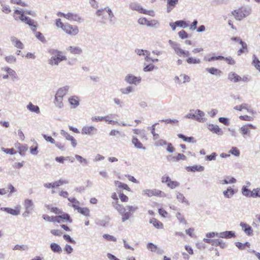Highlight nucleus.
Here are the masks:
<instances>
[{
    "label": "nucleus",
    "mask_w": 260,
    "mask_h": 260,
    "mask_svg": "<svg viewBox=\"0 0 260 260\" xmlns=\"http://www.w3.org/2000/svg\"><path fill=\"white\" fill-rule=\"evenodd\" d=\"M242 230L245 232V233L248 236H252L253 235V229L251 226L249 224L241 222L240 224Z\"/></svg>",
    "instance_id": "12"
},
{
    "label": "nucleus",
    "mask_w": 260,
    "mask_h": 260,
    "mask_svg": "<svg viewBox=\"0 0 260 260\" xmlns=\"http://www.w3.org/2000/svg\"><path fill=\"white\" fill-rule=\"evenodd\" d=\"M136 53L139 56H145L146 55H150V53L146 50L137 49L135 50Z\"/></svg>",
    "instance_id": "44"
},
{
    "label": "nucleus",
    "mask_w": 260,
    "mask_h": 260,
    "mask_svg": "<svg viewBox=\"0 0 260 260\" xmlns=\"http://www.w3.org/2000/svg\"><path fill=\"white\" fill-rule=\"evenodd\" d=\"M141 78L136 77L132 74H128L127 75L124 79L125 82L129 84H134L136 85L138 83H139L141 81Z\"/></svg>",
    "instance_id": "9"
},
{
    "label": "nucleus",
    "mask_w": 260,
    "mask_h": 260,
    "mask_svg": "<svg viewBox=\"0 0 260 260\" xmlns=\"http://www.w3.org/2000/svg\"><path fill=\"white\" fill-rule=\"evenodd\" d=\"M175 24L180 27H182L183 28H186L188 26V24L185 21L183 20H178L175 22Z\"/></svg>",
    "instance_id": "49"
},
{
    "label": "nucleus",
    "mask_w": 260,
    "mask_h": 260,
    "mask_svg": "<svg viewBox=\"0 0 260 260\" xmlns=\"http://www.w3.org/2000/svg\"><path fill=\"white\" fill-rule=\"evenodd\" d=\"M224 58V56L219 55L217 56H212L211 57H209L207 56H205L204 57V60L206 61H212L214 60H223Z\"/></svg>",
    "instance_id": "35"
},
{
    "label": "nucleus",
    "mask_w": 260,
    "mask_h": 260,
    "mask_svg": "<svg viewBox=\"0 0 260 260\" xmlns=\"http://www.w3.org/2000/svg\"><path fill=\"white\" fill-rule=\"evenodd\" d=\"M133 144L135 145V147L138 149H143L145 150V147H143V145L139 140L136 138H134L132 140Z\"/></svg>",
    "instance_id": "39"
},
{
    "label": "nucleus",
    "mask_w": 260,
    "mask_h": 260,
    "mask_svg": "<svg viewBox=\"0 0 260 260\" xmlns=\"http://www.w3.org/2000/svg\"><path fill=\"white\" fill-rule=\"evenodd\" d=\"M209 129L218 135H222L223 134V131L222 129L216 125L210 124L209 126Z\"/></svg>",
    "instance_id": "24"
},
{
    "label": "nucleus",
    "mask_w": 260,
    "mask_h": 260,
    "mask_svg": "<svg viewBox=\"0 0 260 260\" xmlns=\"http://www.w3.org/2000/svg\"><path fill=\"white\" fill-rule=\"evenodd\" d=\"M0 209L14 216L18 215L20 214V207H17L15 209L7 207H2Z\"/></svg>",
    "instance_id": "14"
},
{
    "label": "nucleus",
    "mask_w": 260,
    "mask_h": 260,
    "mask_svg": "<svg viewBox=\"0 0 260 260\" xmlns=\"http://www.w3.org/2000/svg\"><path fill=\"white\" fill-rule=\"evenodd\" d=\"M150 223H152L154 227L157 229H162L163 228V224L156 219L155 218H152L150 220Z\"/></svg>",
    "instance_id": "36"
},
{
    "label": "nucleus",
    "mask_w": 260,
    "mask_h": 260,
    "mask_svg": "<svg viewBox=\"0 0 260 260\" xmlns=\"http://www.w3.org/2000/svg\"><path fill=\"white\" fill-rule=\"evenodd\" d=\"M186 169L187 171H191L193 172H194L196 171L202 172L204 170V167L200 165H194L193 166L187 167Z\"/></svg>",
    "instance_id": "25"
},
{
    "label": "nucleus",
    "mask_w": 260,
    "mask_h": 260,
    "mask_svg": "<svg viewBox=\"0 0 260 260\" xmlns=\"http://www.w3.org/2000/svg\"><path fill=\"white\" fill-rule=\"evenodd\" d=\"M252 64L257 69L259 70L260 71V61L256 57V55L255 54H253L252 56Z\"/></svg>",
    "instance_id": "45"
},
{
    "label": "nucleus",
    "mask_w": 260,
    "mask_h": 260,
    "mask_svg": "<svg viewBox=\"0 0 260 260\" xmlns=\"http://www.w3.org/2000/svg\"><path fill=\"white\" fill-rule=\"evenodd\" d=\"M60 134L62 136H64L67 140L71 141L72 145L73 147H76L77 146V142L76 139L72 136L69 135L67 132L64 130H61Z\"/></svg>",
    "instance_id": "13"
},
{
    "label": "nucleus",
    "mask_w": 260,
    "mask_h": 260,
    "mask_svg": "<svg viewBox=\"0 0 260 260\" xmlns=\"http://www.w3.org/2000/svg\"><path fill=\"white\" fill-rule=\"evenodd\" d=\"M179 0H167V8L168 13L170 12L178 3Z\"/></svg>",
    "instance_id": "20"
},
{
    "label": "nucleus",
    "mask_w": 260,
    "mask_h": 260,
    "mask_svg": "<svg viewBox=\"0 0 260 260\" xmlns=\"http://www.w3.org/2000/svg\"><path fill=\"white\" fill-rule=\"evenodd\" d=\"M78 212L86 217H88L90 216V210L88 208L86 207L78 208Z\"/></svg>",
    "instance_id": "37"
},
{
    "label": "nucleus",
    "mask_w": 260,
    "mask_h": 260,
    "mask_svg": "<svg viewBox=\"0 0 260 260\" xmlns=\"http://www.w3.org/2000/svg\"><path fill=\"white\" fill-rule=\"evenodd\" d=\"M26 108L31 112H34L36 114L40 113V110L39 106L34 105L31 102L29 103L26 106Z\"/></svg>",
    "instance_id": "22"
},
{
    "label": "nucleus",
    "mask_w": 260,
    "mask_h": 260,
    "mask_svg": "<svg viewBox=\"0 0 260 260\" xmlns=\"http://www.w3.org/2000/svg\"><path fill=\"white\" fill-rule=\"evenodd\" d=\"M155 68V66H154L153 64H149L148 65L146 66L144 69L143 71L144 72H150L152 71Z\"/></svg>",
    "instance_id": "64"
},
{
    "label": "nucleus",
    "mask_w": 260,
    "mask_h": 260,
    "mask_svg": "<svg viewBox=\"0 0 260 260\" xmlns=\"http://www.w3.org/2000/svg\"><path fill=\"white\" fill-rule=\"evenodd\" d=\"M251 197L257 198L260 197V188L253 189L251 192Z\"/></svg>",
    "instance_id": "50"
},
{
    "label": "nucleus",
    "mask_w": 260,
    "mask_h": 260,
    "mask_svg": "<svg viewBox=\"0 0 260 260\" xmlns=\"http://www.w3.org/2000/svg\"><path fill=\"white\" fill-rule=\"evenodd\" d=\"M24 11L23 10H15L14 12V18L16 20H20L22 22H24L25 21L27 20V17L24 15Z\"/></svg>",
    "instance_id": "8"
},
{
    "label": "nucleus",
    "mask_w": 260,
    "mask_h": 260,
    "mask_svg": "<svg viewBox=\"0 0 260 260\" xmlns=\"http://www.w3.org/2000/svg\"><path fill=\"white\" fill-rule=\"evenodd\" d=\"M177 199L179 201L188 204V201L185 199L182 193L179 192H176Z\"/></svg>",
    "instance_id": "51"
},
{
    "label": "nucleus",
    "mask_w": 260,
    "mask_h": 260,
    "mask_svg": "<svg viewBox=\"0 0 260 260\" xmlns=\"http://www.w3.org/2000/svg\"><path fill=\"white\" fill-rule=\"evenodd\" d=\"M10 40L13 45L16 48L21 49L24 48L23 43L15 37H11Z\"/></svg>",
    "instance_id": "16"
},
{
    "label": "nucleus",
    "mask_w": 260,
    "mask_h": 260,
    "mask_svg": "<svg viewBox=\"0 0 260 260\" xmlns=\"http://www.w3.org/2000/svg\"><path fill=\"white\" fill-rule=\"evenodd\" d=\"M69 102L73 108H76L79 105V99L78 96L75 95L70 98Z\"/></svg>",
    "instance_id": "21"
},
{
    "label": "nucleus",
    "mask_w": 260,
    "mask_h": 260,
    "mask_svg": "<svg viewBox=\"0 0 260 260\" xmlns=\"http://www.w3.org/2000/svg\"><path fill=\"white\" fill-rule=\"evenodd\" d=\"M236 192V191L231 187H229L226 190L223 191V194L225 198H231Z\"/></svg>",
    "instance_id": "18"
},
{
    "label": "nucleus",
    "mask_w": 260,
    "mask_h": 260,
    "mask_svg": "<svg viewBox=\"0 0 260 260\" xmlns=\"http://www.w3.org/2000/svg\"><path fill=\"white\" fill-rule=\"evenodd\" d=\"M109 221V217L106 216L102 219L97 220L96 221V223L99 226H106L108 225Z\"/></svg>",
    "instance_id": "31"
},
{
    "label": "nucleus",
    "mask_w": 260,
    "mask_h": 260,
    "mask_svg": "<svg viewBox=\"0 0 260 260\" xmlns=\"http://www.w3.org/2000/svg\"><path fill=\"white\" fill-rule=\"evenodd\" d=\"M54 104L56 108L62 109L63 107V99L55 96Z\"/></svg>",
    "instance_id": "28"
},
{
    "label": "nucleus",
    "mask_w": 260,
    "mask_h": 260,
    "mask_svg": "<svg viewBox=\"0 0 260 260\" xmlns=\"http://www.w3.org/2000/svg\"><path fill=\"white\" fill-rule=\"evenodd\" d=\"M242 194L246 197H251V192L249 189L247 188V186H243L242 188Z\"/></svg>",
    "instance_id": "46"
},
{
    "label": "nucleus",
    "mask_w": 260,
    "mask_h": 260,
    "mask_svg": "<svg viewBox=\"0 0 260 260\" xmlns=\"http://www.w3.org/2000/svg\"><path fill=\"white\" fill-rule=\"evenodd\" d=\"M186 61L189 64H198L201 62L200 59L193 57H188L186 59Z\"/></svg>",
    "instance_id": "48"
},
{
    "label": "nucleus",
    "mask_w": 260,
    "mask_h": 260,
    "mask_svg": "<svg viewBox=\"0 0 260 260\" xmlns=\"http://www.w3.org/2000/svg\"><path fill=\"white\" fill-rule=\"evenodd\" d=\"M67 50L71 53L80 55L82 53V49L78 46H70L67 48Z\"/></svg>",
    "instance_id": "17"
},
{
    "label": "nucleus",
    "mask_w": 260,
    "mask_h": 260,
    "mask_svg": "<svg viewBox=\"0 0 260 260\" xmlns=\"http://www.w3.org/2000/svg\"><path fill=\"white\" fill-rule=\"evenodd\" d=\"M69 181L68 180L66 179H59L58 181H55L52 183V185H54V187H57L60 185H63V184H68Z\"/></svg>",
    "instance_id": "40"
},
{
    "label": "nucleus",
    "mask_w": 260,
    "mask_h": 260,
    "mask_svg": "<svg viewBox=\"0 0 260 260\" xmlns=\"http://www.w3.org/2000/svg\"><path fill=\"white\" fill-rule=\"evenodd\" d=\"M105 10H106L107 12V13H108L109 20V22H110V24H114L115 23L114 20L113 19V18L114 17V15L113 12H112L111 9L110 8H109V7H107V8H105Z\"/></svg>",
    "instance_id": "34"
},
{
    "label": "nucleus",
    "mask_w": 260,
    "mask_h": 260,
    "mask_svg": "<svg viewBox=\"0 0 260 260\" xmlns=\"http://www.w3.org/2000/svg\"><path fill=\"white\" fill-rule=\"evenodd\" d=\"M60 216V219L61 221H63V220H65L69 222H72V220L71 219L70 216L67 214V213H63V214L59 215Z\"/></svg>",
    "instance_id": "57"
},
{
    "label": "nucleus",
    "mask_w": 260,
    "mask_h": 260,
    "mask_svg": "<svg viewBox=\"0 0 260 260\" xmlns=\"http://www.w3.org/2000/svg\"><path fill=\"white\" fill-rule=\"evenodd\" d=\"M120 91L123 94H128L134 92V90L133 86H128L126 88L120 89Z\"/></svg>",
    "instance_id": "42"
},
{
    "label": "nucleus",
    "mask_w": 260,
    "mask_h": 260,
    "mask_svg": "<svg viewBox=\"0 0 260 260\" xmlns=\"http://www.w3.org/2000/svg\"><path fill=\"white\" fill-rule=\"evenodd\" d=\"M229 153L236 156H239L240 155V151L236 147H233L231 148V149L229 151Z\"/></svg>",
    "instance_id": "55"
},
{
    "label": "nucleus",
    "mask_w": 260,
    "mask_h": 260,
    "mask_svg": "<svg viewBox=\"0 0 260 260\" xmlns=\"http://www.w3.org/2000/svg\"><path fill=\"white\" fill-rule=\"evenodd\" d=\"M50 248L54 252L60 253L62 251L61 247L55 243H52L50 244Z\"/></svg>",
    "instance_id": "32"
},
{
    "label": "nucleus",
    "mask_w": 260,
    "mask_h": 260,
    "mask_svg": "<svg viewBox=\"0 0 260 260\" xmlns=\"http://www.w3.org/2000/svg\"><path fill=\"white\" fill-rule=\"evenodd\" d=\"M24 22L30 27L32 31H35L37 30V25L35 24V21L33 19L28 17L27 20L25 21Z\"/></svg>",
    "instance_id": "30"
},
{
    "label": "nucleus",
    "mask_w": 260,
    "mask_h": 260,
    "mask_svg": "<svg viewBox=\"0 0 260 260\" xmlns=\"http://www.w3.org/2000/svg\"><path fill=\"white\" fill-rule=\"evenodd\" d=\"M114 207L122 216V222H125L126 220H128L132 215V213L127 210L126 207H123L119 204H116L114 205Z\"/></svg>",
    "instance_id": "3"
},
{
    "label": "nucleus",
    "mask_w": 260,
    "mask_h": 260,
    "mask_svg": "<svg viewBox=\"0 0 260 260\" xmlns=\"http://www.w3.org/2000/svg\"><path fill=\"white\" fill-rule=\"evenodd\" d=\"M75 157L83 166L88 165V161L86 159L83 158L82 156H81L79 155H78V154H76L75 155Z\"/></svg>",
    "instance_id": "38"
},
{
    "label": "nucleus",
    "mask_w": 260,
    "mask_h": 260,
    "mask_svg": "<svg viewBox=\"0 0 260 260\" xmlns=\"http://www.w3.org/2000/svg\"><path fill=\"white\" fill-rule=\"evenodd\" d=\"M66 16H67L66 19L70 21H74L78 23H81L84 21V19L76 13H68Z\"/></svg>",
    "instance_id": "10"
},
{
    "label": "nucleus",
    "mask_w": 260,
    "mask_h": 260,
    "mask_svg": "<svg viewBox=\"0 0 260 260\" xmlns=\"http://www.w3.org/2000/svg\"><path fill=\"white\" fill-rule=\"evenodd\" d=\"M247 107L248 105L247 104L244 103L241 104V105L236 106L234 107V109L240 111H242L243 109H246L247 110L248 112L253 113V110L248 109Z\"/></svg>",
    "instance_id": "33"
},
{
    "label": "nucleus",
    "mask_w": 260,
    "mask_h": 260,
    "mask_svg": "<svg viewBox=\"0 0 260 260\" xmlns=\"http://www.w3.org/2000/svg\"><path fill=\"white\" fill-rule=\"evenodd\" d=\"M97 128L93 126L86 125L83 127L81 130L82 135L93 136L97 133Z\"/></svg>",
    "instance_id": "7"
},
{
    "label": "nucleus",
    "mask_w": 260,
    "mask_h": 260,
    "mask_svg": "<svg viewBox=\"0 0 260 260\" xmlns=\"http://www.w3.org/2000/svg\"><path fill=\"white\" fill-rule=\"evenodd\" d=\"M63 30L70 36H76L79 32V29L77 26L71 25L69 23H66Z\"/></svg>",
    "instance_id": "6"
},
{
    "label": "nucleus",
    "mask_w": 260,
    "mask_h": 260,
    "mask_svg": "<svg viewBox=\"0 0 260 260\" xmlns=\"http://www.w3.org/2000/svg\"><path fill=\"white\" fill-rule=\"evenodd\" d=\"M235 233L233 231H225L219 233V237L221 238L229 239L235 237Z\"/></svg>",
    "instance_id": "15"
},
{
    "label": "nucleus",
    "mask_w": 260,
    "mask_h": 260,
    "mask_svg": "<svg viewBox=\"0 0 260 260\" xmlns=\"http://www.w3.org/2000/svg\"><path fill=\"white\" fill-rule=\"evenodd\" d=\"M48 52L52 55V56L55 57H58L62 55L61 51L54 49H50L48 51Z\"/></svg>",
    "instance_id": "41"
},
{
    "label": "nucleus",
    "mask_w": 260,
    "mask_h": 260,
    "mask_svg": "<svg viewBox=\"0 0 260 260\" xmlns=\"http://www.w3.org/2000/svg\"><path fill=\"white\" fill-rule=\"evenodd\" d=\"M5 60L9 63H13L16 61V58L13 55H10L5 57Z\"/></svg>",
    "instance_id": "59"
},
{
    "label": "nucleus",
    "mask_w": 260,
    "mask_h": 260,
    "mask_svg": "<svg viewBox=\"0 0 260 260\" xmlns=\"http://www.w3.org/2000/svg\"><path fill=\"white\" fill-rule=\"evenodd\" d=\"M103 238L109 241H116L117 239L115 237L109 234H104L103 236Z\"/></svg>",
    "instance_id": "61"
},
{
    "label": "nucleus",
    "mask_w": 260,
    "mask_h": 260,
    "mask_svg": "<svg viewBox=\"0 0 260 260\" xmlns=\"http://www.w3.org/2000/svg\"><path fill=\"white\" fill-rule=\"evenodd\" d=\"M1 4V6L2 7V11L5 13V14H9L11 12V10L9 6L5 5L4 4L0 3Z\"/></svg>",
    "instance_id": "56"
},
{
    "label": "nucleus",
    "mask_w": 260,
    "mask_h": 260,
    "mask_svg": "<svg viewBox=\"0 0 260 260\" xmlns=\"http://www.w3.org/2000/svg\"><path fill=\"white\" fill-rule=\"evenodd\" d=\"M24 206L25 209L24 212L22 214L24 217H27L34 210L35 205L31 200L26 199L24 201Z\"/></svg>",
    "instance_id": "5"
},
{
    "label": "nucleus",
    "mask_w": 260,
    "mask_h": 260,
    "mask_svg": "<svg viewBox=\"0 0 260 260\" xmlns=\"http://www.w3.org/2000/svg\"><path fill=\"white\" fill-rule=\"evenodd\" d=\"M228 79L237 82L242 80V78L234 72H231L228 74Z\"/></svg>",
    "instance_id": "26"
},
{
    "label": "nucleus",
    "mask_w": 260,
    "mask_h": 260,
    "mask_svg": "<svg viewBox=\"0 0 260 260\" xmlns=\"http://www.w3.org/2000/svg\"><path fill=\"white\" fill-rule=\"evenodd\" d=\"M231 40L239 42L242 46V47H243L244 49H246V50H247V44L241 40L239 37H233L231 38Z\"/></svg>",
    "instance_id": "43"
},
{
    "label": "nucleus",
    "mask_w": 260,
    "mask_h": 260,
    "mask_svg": "<svg viewBox=\"0 0 260 260\" xmlns=\"http://www.w3.org/2000/svg\"><path fill=\"white\" fill-rule=\"evenodd\" d=\"M180 185L179 182L176 181L171 180L167 184V186L171 189H174Z\"/></svg>",
    "instance_id": "52"
},
{
    "label": "nucleus",
    "mask_w": 260,
    "mask_h": 260,
    "mask_svg": "<svg viewBox=\"0 0 260 260\" xmlns=\"http://www.w3.org/2000/svg\"><path fill=\"white\" fill-rule=\"evenodd\" d=\"M19 145V146L18 147V148L19 149V154L23 156L25 154V152L27 150V146L22 145L20 144Z\"/></svg>",
    "instance_id": "54"
},
{
    "label": "nucleus",
    "mask_w": 260,
    "mask_h": 260,
    "mask_svg": "<svg viewBox=\"0 0 260 260\" xmlns=\"http://www.w3.org/2000/svg\"><path fill=\"white\" fill-rule=\"evenodd\" d=\"M236 182V179L234 177L226 176L223 180H220L219 183L221 184H227L229 183H235Z\"/></svg>",
    "instance_id": "29"
},
{
    "label": "nucleus",
    "mask_w": 260,
    "mask_h": 260,
    "mask_svg": "<svg viewBox=\"0 0 260 260\" xmlns=\"http://www.w3.org/2000/svg\"><path fill=\"white\" fill-rule=\"evenodd\" d=\"M42 135L47 142L51 144H55V141L51 136H49L45 134H42Z\"/></svg>",
    "instance_id": "60"
},
{
    "label": "nucleus",
    "mask_w": 260,
    "mask_h": 260,
    "mask_svg": "<svg viewBox=\"0 0 260 260\" xmlns=\"http://www.w3.org/2000/svg\"><path fill=\"white\" fill-rule=\"evenodd\" d=\"M147 248L152 252H157L158 254H161L163 251L158 248L157 246L152 243H148L147 245Z\"/></svg>",
    "instance_id": "23"
},
{
    "label": "nucleus",
    "mask_w": 260,
    "mask_h": 260,
    "mask_svg": "<svg viewBox=\"0 0 260 260\" xmlns=\"http://www.w3.org/2000/svg\"><path fill=\"white\" fill-rule=\"evenodd\" d=\"M240 131L244 136L245 135H250V131L247 128V126L243 125L240 128Z\"/></svg>",
    "instance_id": "53"
},
{
    "label": "nucleus",
    "mask_w": 260,
    "mask_h": 260,
    "mask_svg": "<svg viewBox=\"0 0 260 260\" xmlns=\"http://www.w3.org/2000/svg\"><path fill=\"white\" fill-rule=\"evenodd\" d=\"M63 239L64 240H66L67 241H68V242H70L71 243H72V244H75L76 243V241L73 239L70 235H67V234H64L63 236Z\"/></svg>",
    "instance_id": "63"
},
{
    "label": "nucleus",
    "mask_w": 260,
    "mask_h": 260,
    "mask_svg": "<svg viewBox=\"0 0 260 260\" xmlns=\"http://www.w3.org/2000/svg\"><path fill=\"white\" fill-rule=\"evenodd\" d=\"M70 89V86L66 85L58 88L56 91L55 96L61 98L63 99V97L67 94Z\"/></svg>",
    "instance_id": "11"
},
{
    "label": "nucleus",
    "mask_w": 260,
    "mask_h": 260,
    "mask_svg": "<svg viewBox=\"0 0 260 260\" xmlns=\"http://www.w3.org/2000/svg\"><path fill=\"white\" fill-rule=\"evenodd\" d=\"M36 38L43 43H46V40L41 32L38 31L36 33Z\"/></svg>",
    "instance_id": "58"
},
{
    "label": "nucleus",
    "mask_w": 260,
    "mask_h": 260,
    "mask_svg": "<svg viewBox=\"0 0 260 260\" xmlns=\"http://www.w3.org/2000/svg\"><path fill=\"white\" fill-rule=\"evenodd\" d=\"M129 7L131 10L137 11L140 13H142V11L144 10L142 6L136 2L131 3L129 5Z\"/></svg>",
    "instance_id": "19"
},
{
    "label": "nucleus",
    "mask_w": 260,
    "mask_h": 260,
    "mask_svg": "<svg viewBox=\"0 0 260 260\" xmlns=\"http://www.w3.org/2000/svg\"><path fill=\"white\" fill-rule=\"evenodd\" d=\"M176 217L180 222L183 223L184 224L186 223V220H185L184 216L179 212L176 213Z\"/></svg>",
    "instance_id": "62"
},
{
    "label": "nucleus",
    "mask_w": 260,
    "mask_h": 260,
    "mask_svg": "<svg viewBox=\"0 0 260 260\" xmlns=\"http://www.w3.org/2000/svg\"><path fill=\"white\" fill-rule=\"evenodd\" d=\"M169 44L171 46L173 49L174 50L175 53L180 56L188 57L189 56L190 53L188 51H185L182 50L179 47V45L176 42L172 41V40L169 41Z\"/></svg>",
    "instance_id": "4"
},
{
    "label": "nucleus",
    "mask_w": 260,
    "mask_h": 260,
    "mask_svg": "<svg viewBox=\"0 0 260 260\" xmlns=\"http://www.w3.org/2000/svg\"><path fill=\"white\" fill-rule=\"evenodd\" d=\"M206 71L208 72L211 75L215 76H220L222 74V72L220 70L214 67L206 68Z\"/></svg>",
    "instance_id": "27"
},
{
    "label": "nucleus",
    "mask_w": 260,
    "mask_h": 260,
    "mask_svg": "<svg viewBox=\"0 0 260 260\" xmlns=\"http://www.w3.org/2000/svg\"><path fill=\"white\" fill-rule=\"evenodd\" d=\"M251 13V9L248 7H242L232 12V14L235 18L238 21H241L244 18L249 16Z\"/></svg>",
    "instance_id": "2"
},
{
    "label": "nucleus",
    "mask_w": 260,
    "mask_h": 260,
    "mask_svg": "<svg viewBox=\"0 0 260 260\" xmlns=\"http://www.w3.org/2000/svg\"><path fill=\"white\" fill-rule=\"evenodd\" d=\"M205 115V113L199 109L190 110L189 112L185 116V117L200 122H204L206 120V119L204 118Z\"/></svg>",
    "instance_id": "1"
},
{
    "label": "nucleus",
    "mask_w": 260,
    "mask_h": 260,
    "mask_svg": "<svg viewBox=\"0 0 260 260\" xmlns=\"http://www.w3.org/2000/svg\"><path fill=\"white\" fill-rule=\"evenodd\" d=\"M186 159V157L180 153H178L176 156H172V159L173 161H178L179 160L182 159V160H185Z\"/></svg>",
    "instance_id": "47"
}]
</instances>
